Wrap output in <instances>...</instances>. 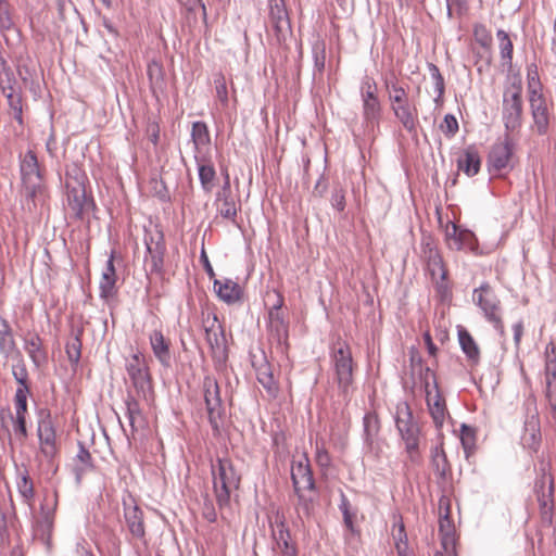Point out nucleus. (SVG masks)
<instances>
[{
  "label": "nucleus",
  "mask_w": 556,
  "mask_h": 556,
  "mask_svg": "<svg viewBox=\"0 0 556 556\" xmlns=\"http://www.w3.org/2000/svg\"><path fill=\"white\" fill-rule=\"evenodd\" d=\"M86 175L77 167L66 170L65 188L67 206L71 215L76 219H83L93 206L91 199L86 195Z\"/></svg>",
  "instance_id": "39448f33"
},
{
  "label": "nucleus",
  "mask_w": 556,
  "mask_h": 556,
  "mask_svg": "<svg viewBox=\"0 0 556 556\" xmlns=\"http://www.w3.org/2000/svg\"><path fill=\"white\" fill-rule=\"evenodd\" d=\"M496 38L498 41V49H500L503 65L510 67L511 63H513V51H514L513 41L510 40L509 35L503 29L497 30Z\"/></svg>",
  "instance_id": "4c0bfd02"
},
{
  "label": "nucleus",
  "mask_w": 556,
  "mask_h": 556,
  "mask_svg": "<svg viewBox=\"0 0 556 556\" xmlns=\"http://www.w3.org/2000/svg\"><path fill=\"white\" fill-rule=\"evenodd\" d=\"M273 535L281 556H298L295 544L291 541L290 531L283 522L277 525Z\"/></svg>",
  "instance_id": "7c9ffc66"
},
{
  "label": "nucleus",
  "mask_w": 556,
  "mask_h": 556,
  "mask_svg": "<svg viewBox=\"0 0 556 556\" xmlns=\"http://www.w3.org/2000/svg\"><path fill=\"white\" fill-rule=\"evenodd\" d=\"M364 428V443L367 453L372 454L375 457L379 456L381 451L378 442V434L380 431V421L376 413L368 412L363 418Z\"/></svg>",
  "instance_id": "a211bd4d"
},
{
  "label": "nucleus",
  "mask_w": 556,
  "mask_h": 556,
  "mask_svg": "<svg viewBox=\"0 0 556 556\" xmlns=\"http://www.w3.org/2000/svg\"><path fill=\"white\" fill-rule=\"evenodd\" d=\"M11 418L13 421V432L15 439L18 442L24 443L28 437L26 416H11Z\"/></svg>",
  "instance_id": "09e8293b"
},
{
  "label": "nucleus",
  "mask_w": 556,
  "mask_h": 556,
  "mask_svg": "<svg viewBox=\"0 0 556 556\" xmlns=\"http://www.w3.org/2000/svg\"><path fill=\"white\" fill-rule=\"evenodd\" d=\"M533 129L539 135H545L549 126V109L543 92H533L528 94Z\"/></svg>",
  "instance_id": "dca6fc26"
},
{
  "label": "nucleus",
  "mask_w": 556,
  "mask_h": 556,
  "mask_svg": "<svg viewBox=\"0 0 556 556\" xmlns=\"http://www.w3.org/2000/svg\"><path fill=\"white\" fill-rule=\"evenodd\" d=\"M460 441L466 452H470L475 447V433L470 427L462 426Z\"/></svg>",
  "instance_id": "bf43d9fd"
},
{
  "label": "nucleus",
  "mask_w": 556,
  "mask_h": 556,
  "mask_svg": "<svg viewBox=\"0 0 556 556\" xmlns=\"http://www.w3.org/2000/svg\"><path fill=\"white\" fill-rule=\"evenodd\" d=\"M388 98L391 103V110H394L397 105L404 106L410 103L408 92L404 87L399 90L394 89L393 92L388 94Z\"/></svg>",
  "instance_id": "603ef678"
},
{
  "label": "nucleus",
  "mask_w": 556,
  "mask_h": 556,
  "mask_svg": "<svg viewBox=\"0 0 556 556\" xmlns=\"http://www.w3.org/2000/svg\"><path fill=\"white\" fill-rule=\"evenodd\" d=\"M24 349L36 367H40L47 362V353L37 333H27L25 336Z\"/></svg>",
  "instance_id": "cd10ccee"
},
{
  "label": "nucleus",
  "mask_w": 556,
  "mask_h": 556,
  "mask_svg": "<svg viewBox=\"0 0 556 556\" xmlns=\"http://www.w3.org/2000/svg\"><path fill=\"white\" fill-rule=\"evenodd\" d=\"M22 182L27 198L33 201L43 198L45 186L40 174L37 156L28 151L21 162Z\"/></svg>",
  "instance_id": "9b49d317"
},
{
  "label": "nucleus",
  "mask_w": 556,
  "mask_h": 556,
  "mask_svg": "<svg viewBox=\"0 0 556 556\" xmlns=\"http://www.w3.org/2000/svg\"><path fill=\"white\" fill-rule=\"evenodd\" d=\"M392 536L399 556H409L408 540L403 521L400 519L393 525Z\"/></svg>",
  "instance_id": "ea45409f"
},
{
  "label": "nucleus",
  "mask_w": 556,
  "mask_h": 556,
  "mask_svg": "<svg viewBox=\"0 0 556 556\" xmlns=\"http://www.w3.org/2000/svg\"><path fill=\"white\" fill-rule=\"evenodd\" d=\"M431 466L437 477H439L440 479H444L446 477V473L450 470V465L447 463V458L442 446H435L432 450Z\"/></svg>",
  "instance_id": "58836bf2"
},
{
  "label": "nucleus",
  "mask_w": 556,
  "mask_h": 556,
  "mask_svg": "<svg viewBox=\"0 0 556 556\" xmlns=\"http://www.w3.org/2000/svg\"><path fill=\"white\" fill-rule=\"evenodd\" d=\"M215 206L219 216L236 224V217L240 205L231 194L230 179L227 172L225 173L224 185L216 194Z\"/></svg>",
  "instance_id": "f3484780"
},
{
  "label": "nucleus",
  "mask_w": 556,
  "mask_h": 556,
  "mask_svg": "<svg viewBox=\"0 0 556 556\" xmlns=\"http://www.w3.org/2000/svg\"><path fill=\"white\" fill-rule=\"evenodd\" d=\"M13 21L7 0H0V29L10 30L13 27Z\"/></svg>",
  "instance_id": "5fc2aeb1"
},
{
  "label": "nucleus",
  "mask_w": 556,
  "mask_h": 556,
  "mask_svg": "<svg viewBox=\"0 0 556 556\" xmlns=\"http://www.w3.org/2000/svg\"><path fill=\"white\" fill-rule=\"evenodd\" d=\"M116 273L114 267V255L113 253L110 255L106 261V266L101 275L99 290L100 298L104 300H109L114 296L116 292Z\"/></svg>",
  "instance_id": "a878e982"
},
{
  "label": "nucleus",
  "mask_w": 556,
  "mask_h": 556,
  "mask_svg": "<svg viewBox=\"0 0 556 556\" xmlns=\"http://www.w3.org/2000/svg\"><path fill=\"white\" fill-rule=\"evenodd\" d=\"M9 84H15L14 73L0 52V88H5L7 90Z\"/></svg>",
  "instance_id": "de8ad7c7"
},
{
  "label": "nucleus",
  "mask_w": 556,
  "mask_h": 556,
  "mask_svg": "<svg viewBox=\"0 0 556 556\" xmlns=\"http://www.w3.org/2000/svg\"><path fill=\"white\" fill-rule=\"evenodd\" d=\"M252 365L255 368L256 378L263 386L269 396L276 397L279 391L278 383L274 378L271 365L267 362L264 354L257 359L256 355H253Z\"/></svg>",
  "instance_id": "6ab92c4d"
},
{
  "label": "nucleus",
  "mask_w": 556,
  "mask_h": 556,
  "mask_svg": "<svg viewBox=\"0 0 556 556\" xmlns=\"http://www.w3.org/2000/svg\"><path fill=\"white\" fill-rule=\"evenodd\" d=\"M214 290L218 298L227 304L237 303L241 300L242 296V290L240 286L231 279L215 280Z\"/></svg>",
  "instance_id": "bb28decb"
},
{
  "label": "nucleus",
  "mask_w": 556,
  "mask_h": 556,
  "mask_svg": "<svg viewBox=\"0 0 556 556\" xmlns=\"http://www.w3.org/2000/svg\"><path fill=\"white\" fill-rule=\"evenodd\" d=\"M125 519L132 536L142 539L146 533L142 510L137 505L126 507Z\"/></svg>",
  "instance_id": "2f4dec72"
},
{
  "label": "nucleus",
  "mask_w": 556,
  "mask_h": 556,
  "mask_svg": "<svg viewBox=\"0 0 556 556\" xmlns=\"http://www.w3.org/2000/svg\"><path fill=\"white\" fill-rule=\"evenodd\" d=\"M481 165V159L473 149H467L457 160V167L467 176L471 177L478 174Z\"/></svg>",
  "instance_id": "473e14b6"
},
{
  "label": "nucleus",
  "mask_w": 556,
  "mask_h": 556,
  "mask_svg": "<svg viewBox=\"0 0 556 556\" xmlns=\"http://www.w3.org/2000/svg\"><path fill=\"white\" fill-rule=\"evenodd\" d=\"M331 205L338 211H343L345 207V193L342 188H336L331 194Z\"/></svg>",
  "instance_id": "e2e57ef3"
},
{
  "label": "nucleus",
  "mask_w": 556,
  "mask_h": 556,
  "mask_svg": "<svg viewBox=\"0 0 556 556\" xmlns=\"http://www.w3.org/2000/svg\"><path fill=\"white\" fill-rule=\"evenodd\" d=\"M17 490L21 496L26 501L29 502L34 498L35 492H34V484L31 479L29 478L27 471L20 475L18 481H17Z\"/></svg>",
  "instance_id": "a18cd8bd"
},
{
  "label": "nucleus",
  "mask_w": 556,
  "mask_h": 556,
  "mask_svg": "<svg viewBox=\"0 0 556 556\" xmlns=\"http://www.w3.org/2000/svg\"><path fill=\"white\" fill-rule=\"evenodd\" d=\"M144 243L147 248V255L144 257L147 273L161 274L165 251L162 233H156V238L152 233H146Z\"/></svg>",
  "instance_id": "2eb2a0df"
},
{
  "label": "nucleus",
  "mask_w": 556,
  "mask_h": 556,
  "mask_svg": "<svg viewBox=\"0 0 556 556\" xmlns=\"http://www.w3.org/2000/svg\"><path fill=\"white\" fill-rule=\"evenodd\" d=\"M0 354L7 359H20L21 352L16 346L12 328L8 320L0 319Z\"/></svg>",
  "instance_id": "b1692460"
},
{
  "label": "nucleus",
  "mask_w": 556,
  "mask_h": 556,
  "mask_svg": "<svg viewBox=\"0 0 556 556\" xmlns=\"http://www.w3.org/2000/svg\"><path fill=\"white\" fill-rule=\"evenodd\" d=\"M394 116L409 134H415L418 126V109L414 103L396 106L392 110Z\"/></svg>",
  "instance_id": "c85d7f7f"
},
{
  "label": "nucleus",
  "mask_w": 556,
  "mask_h": 556,
  "mask_svg": "<svg viewBox=\"0 0 556 556\" xmlns=\"http://www.w3.org/2000/svg\"><path fill=\"white\" fill-rule=\"evenodd\" d=\"M473 302L482 311L485 319L493 325L501 337H505V327L502 318V305L495 291L489 283H482L472 293Z\"/></svg>",
  "instance_id": "0eeeda50"
},
{
  "label": "nucleus",
  "mask_w": 556,
  "mask_h": 556,
  "mask_svg": "<svg viewBox=\"0 0 556 556\" xmlns=\"http://www.w3.org/2000/svg\"><path fill=\"white\" fill-rule=\"evenodd\" d=\"M381 114V104L379 99L363 102V117L367 124L378 123Z\"/></svg>",
  "instance_id": "37998d69"
},
{
  "label": "nucleus",
  "mask_w": 556,
  "mask_h": 556,
  "mask_svg": "<svg viewBox=\"0 0 556 556\" xmlns=\"http://www.w3.org/2000/svg\"><path fill=\"white\" fill-rule=\"evenodd\" d=\"M206 341L211 349L219 350L224 344V336L220 325L217 324L216 319L210 327L205 328Z\"/></svg>",
  "instance_id": "a19ab883"
},
{
  "label": "nucleus",
  "mask_w": 556,
  "mask_h": 556,
  "mask_svg": "<svg viewBox=\"0 0 556 556\" xmlns=\"http://www.w3.org/2000/svg\"><path fill=\"white\" fill-rule=\"evenodd\" d=\"M213 491L223 517L231 509V498L241 483V475L228 458H217L211 465Z\"/></svg>",
  "instance_id": "f257e3e1"
},
{
  "label": "nucleus",
  "mask_w": 556,
  "mask_h": 556,
  "mask_svg": "<svg viewBox=\"0 0 556 556\" xmlns=\"http://www.w3.org/2000/svg\"><path fill=\"white\" fill-rule=\"evenodd\" d=\"M148 76L152 84H157L162 80V67L159 63L152 62L148 65Z\"/></svg>",
  "instance_id": "0e129e2a"
},
{
  "label": "nucleus",
  "mask_w": 556,
  "mask_h": 556,
  "mask_svg": "<svg viewBox=\"0 0 556 556\" xmlns=\"http://www.w3.org/2000/svg\"><path fill=\"white\" fill-rule=\"evenodd\" d=\"M291 479L298 495V509L308 517L314 510L318 495L315 491V481L306 455L292 460Z\"/></svg>",
  "instance_id": "f03ea898"
},
{
  "label": "nucleus",
  "mask_w": 556,
  "mask_h": 556,
  "mask_svg": "<svg viewBox=\"0 0 556 556\" xmlns=\"http://www.w3.org/2000/svg\"><path fill=\"white\" fill-rule=\"evenodd\" d=\"M439 532L441 536V547L450 548L455 546V528L452 519L446 511L444 515H440L439 518Z\"/></svg>",
  "instance_id": "c9c22d12"
},
{
  "label": "nucleus",
  "mask_w": 556,
  "mask_h": 556,
  "mask_svg": "<svg viewBox=\"0 0 556 556\" xmlns=\"http://www.w3.org/2000/svg\"><path fill=\"white\" fill-rule=\"evenodd\" d=\"M426 403L430 416L437 428H441L448 415L445 399L443 397L437 376L429 367L425 369L421 376Z\"/></svg>",
  "instance_id": "6e6552de"
},
{
  "label": "nucleus",
  "mask_w": 556,
  "mask_h": 556,
  "mask_svg": "<svg viewBox=\"0 0 556 556\" xmlns=\"http://www.w3.org/2000/svg\"><path fill=\"white\" fill-rule=\"evenodd\" d=\"M149 341L155 358L163 366L168 367L172 361L170 341L165 338L161 330H153L149 334Z\"/></svg>",
  "instance_id": "393cba45"
},
{
  "label": "nucleus",
  "mask_w": 556,
  "mask_h": 556,
  "mask_svg": "<svg viewBox=\"0 0 556 556\" xmlns=\"http://www.w3.org/2000/svg\"><path fill=\"white\" fill-rule=\"evenodd\" d=\"M214 85L218 100L226 106L228 104L227 84L226 78L222 73H217L215 75Z\"/></svg>",
  "instance_id": "3c124183"
},
{
  "label": "nucleus",
  "mask_w": 556,
  "mask_h": 556,
  "mask_svg": "<svg viewBox=\"0 0 556 556\" xmlns=\"http://www.w3.org/2000/svg\"><path fill=\"white\" fill-rule=\"evenodd\" d=\"M191 139L194 147V154H211V138L207 126L204 122H194L192 124Z\"/></svg>",
  "instance_id": "c756f323"
},
{
  "label": "nucleus",
  "mask_w": 556,
  "mask_h": 556,
  "mask_svg": "<svg viewBox=\"0 0 556 556\" xmlns=\"http://www.w3.org/2000/svg\"><path fill=\"white\" fill-rule=\"evenodd\" d=\"M463 229L456 224L448 222L444 228V237L447 247L453 250V242L457 241V237L462 233Z\"/></svg>",
  "instance_id": "4d7b16f0"
},
{
  "label": "nucleus",
  "mask_w": 556,
  "mask_h": 556,
  "mask_svg": "<svg viewBox=\"0 0 556 556\" xmlns=\"http://www.w3.org/2000/svg\"><path fill=\"white\" fill-rule=\"evenodd\" d=\"M203 392L208 421L214 430H218L225 409L216 379L206 376L203 379Z\"/></svg>",
  "instance_id": "f8f14e48"
},
{
  "label": "nucleus",
  "mask_w": 556,
  "mask_h": 556,
  "mask_svg": "<svg viewBox=\"0 0 556 556\" xmlns=\"http://www.w3.org/2000/svg\"><path fill=\"white\" fill-rule=\"evenodd\" d=\"M194 161L198 166V175L201 187L204 192L210 193L214 188L216 170L214 168L211 154H194Z\"/></svg>",
  "instance_id": "5701e85b"
},
{
  "label": "nucleus",
  "mask_w": 556,
  "mask_h": 556,
  "mask_svg": "<svg viewBox=\"0 0 556 556\" xmlns=\"http://www.w3.org/2000/svg\"><path fill=\"white\" fill-rule=\"evenodd\" d=\"M428 68L431 74V78L434 83V88H435V91L438 92V97L440 98L444 93V88H445L444 78L441 75L439 67L435 64L429 63Z\"/></svg>",
  "instance_id": "6e6d98bb"
},
{
  "label": "nucleus",
  "mask_w": 556,
  "mask_h": 556,
  "mask_svg": "<svg viewBox=\"0 0 556 556\" xmlns=\"http://www.w3.org/2000/svg\"><path fill=\"white\" fill-rule=\"evenodd\" d=\"M126 370L138 395L150 401L153 395V387L144 356L141 353L131 355L127 359Z\"/></svg>",
  "instance_id": "9d476101"
},
{
  "label": "nucleus",
  "mask_w": 556,
  "mask_h": 556,
  "mask_svg": "<svg viewBox=\"0 0 556 556\" xmlns=\"http://www.w3.org/2000/svg\"><path fill=\"white\" fill-rule=\"evenodd\" d=\"M276 296L277 302L269 311V330L280 342L282 340H287L289 334V325L286 321L283 314L280 312V308L283 305V298L280 293H277Z\"/></svg>",
  "instance_id": "412c9836"
},
{
  "label": "nucleus",
  "mask_w": 556,
  "mask_h": 556,
  "mask_svg": "<svg viewBox=\"0 0 556 556\" xmlns=\"http://www.w3.org/2000/svg\"><path fill=\"white\" fill-rule=\"evenodd\" d=\"M541 426L538 415H530L525 420L521 444L525 448L536 452L541 444Z\"/></svg>",
  "instance_id": "4be33fe9"
},
{
  "label": "nucleus",
  "mask_w": 556,
  "mask_h": 556,
  "mask_svg": "<svg viewBox=\"0 0 556 556\" xmlns=\"http://www.w3.org/2000/svg\"><path fill=\"white\" fill-rule=\"evenodd\" d=\"M316 462L320 467H328L330 465V455L324 447L317 446L316 450Z\"/></svg>",
  "instance_id": "69168bd1"
},
{
  "label": "nucleus",
  "mask_w": 556,
  "mask_h": 556,
  "mask_svg": "<svg viewBox=\"0 0 556 556\" xmlns=\"http://www.w3.org/2000/svg\"><path fill=\"white\" fill-rule=\"evenodd\" d=\"M441 128L447 136H454L458 130V123L454 115L446 114Z\"/></svg>",
  "instance_id": "052dcab7"
},
{
  "label": "nucleus",
  "mask_w": 556,
  "mask_h": 556,
  "mask_svg": "<svg viewBox=\"0 0 556 556\" xmlns=\"http://www.w3.org/2000/svg\"><path fill=\"white\" fill-rule=\"evenodd\" d=\"M395 426L404 442L405 452L410 463L418 464L420 460V428L414 420L413 412L407 402L401 401L395 407Z\"/></svg>",
  "instance_id": "7ed1b4c3"
},
{
  "label": "nucleus",
  "mask_w": 556,
  "mask_h": 556,
  "mask_svg": "<svg viewBox=\"0 0 556 556\" xmlns=\"http://www.w3.org/2000/svg\"><path fill=\"white\" fill-rule=\"evenodd\" d=\"M126 417L132 430L142 429L146 426V419L141 412L138 401L134 396H128L125 401Z\"/></svg>",
  "instance_id": "f704fd0d"
},
{
  "label": "nucleus",
  "mask_w": 556,
  "mask_h": 556,
  "mask_svg": "<svg viewBox=\"0 0 556 556\" xmlns=\"http://www.w3.org/2000/svg\"><path fill=\"white\" fill-rule=\"evenodd\" d=\"M76 459L80 463L79 470L85 471L92 467L91 464V455L88 450H86L81 444H79V450L76 455Z\"/></svg>",
  "instance_id": "680f3d73"
},
{
  "label": "nucleus",
  "mask_w": 556,
  "mask_h": 556,
  "mask_svg": "<svg viewBox=\"0 0 556 556\" xmlns=\"http://www.w3.org/2000/svg\"><path fill=\"white\" fill-rule=\"evenodd\" d=\"M511 132H505L503 139L493 144L488 156V168L490 173H500L513 167L511 161L515 144L510 137Z\"/></svg>",
  "instance_id": "ddd939ff"
},
{
  "label": "nucleus",
  "mask_w": 556,
  "mask_h": 556,
  "mask_svg": "<svg viewBox=\"0 0 556 556\" xmlns=\"http://www.w3.org/2000/svg\"><path fill=\"white\" fill-rule=\"evenodd\" d=\"M269 17L278 38L290 31V21L283 0H269Z\"/></svg>",
  "instance_id": "aec40b11"
},
{
  "label": "nucleus",
  "mask_w": 556,
  "mask_h": 556,
  "mask_svg": "<svg viewBox=\"0 0 556 556\" xmlns=\"http://www.w3.org/2000/svg\"><path fill=\"white\" fill-rule=\"evenodd\" d=\"M331 363L340 391L346 395L353 382L354 362L351 348L343 341H338L331 350Z\"/></svg>",
  "instance_id": "1a4fd4ad"
},
{
  "label": "nucleus",
  "mask_w": 556,
  "mask_h": 556,
  "mask_svg": "<svg viewBox=\"0 0 556 556\" xmlns=\"http://www.w3.org/2000/svg\"><path fill=\"white\" fill-rule=\"evenodd\" d=\"M37 435L40 452L46 458L52 459L58 453V447L55 429L49 410L41 409L38 414Z\"/></svg>",
  "instance_id": "4468645a"
},
{
  "label": "nucleus",
  "mask_w": 556,
  "mask_h": 556,
  "mask_svg": "<svg viewBox=\"0 0 556 556\" xmlns=\"http://www.w3.org/2000/svg\"><path fill=\"white\" fill-rule=\"evenodd\" d=\"M473 35L478 43L484 48H489L492 42V36L483 25H476Z\"/></svg>",
  "instance_id": "13d9d810"
},
{
  "label": "nucleus",
  "mask_w": 556,
  "mask_h": 556,
  "mask_svg": "<svg viewBox=\"0 0 556 556\" xmlns=\"http://www.w3.org/2000/svg\"><path fill=\"white\" fill-rule=\"evenodd\" d=\"M475 233L468 229H463L462 233L457 237V241L453 242V250L459 251L464 248L472 249L475 247Z\"/></svg>",
  "instance_id": "8fccbe9b"
},
{
  "label": "nucleus",
  "mask_w": 556,
  "mask_h": 556,
  "mask_svg": "<svg viewBox=\"0 0 556 556\" xmlns=\"http://www.w3.org/2000/svg\"><path fill=\"white\" fill-rule=\"evenodd\" d=\"M420 260L425 266L426 273L434 283L437 292L444 299L448 293L446 281L447 269L434 240L429 236L422 237L421 239Z\"/></svg>",
  "instance_id": "20e7f679"
},
{
  "label": "nucleus",
  "mask_w": 556,
  "mask_h": 556,
  "mask_svg": "<svg viewBox=\"0 0 556 556\" xmlns=\"http://www.w3.org/2000/svg\"><path fill=\"white\" fill-rule=\"evenodd\" d=\"M533 92H543V86L540 80L538 67L532 63L527 66V94Z\"/></svg>",
  "instance_id": "c03bdc74"
},
{
  "label": "nucleus",
  "mask_w": 556,
  "mask_h": 556,
  "mask_svg": "<svg viewBox=\"0 0 556 556\" xmlns=\"http://www.w3.org/2000/svg\"><path fill=\"white\" fill-rule=\"evenodd\" d=\"M80 332L74 334L66 343V354L72 364H78L81 355V341L79 338Z\"/></svg>",
  "instance_id": "49530a36"
},
{
  "label": "nucleus",
  "mask_w": 556,
  "mask_h": 556,
  "mask_svg": "<svg viewBox=\"0 0 556 556\" xmlns=\"http://www.w3.org/2000/svg\"><path fill=\"white\" fill-rule=\"evenodd\" d=\"M458 341L468 359L472 364H477L480 359V351L471 334L466 329L460 328L458 330Z\"/></svg>",
  "instance_id": "e433bc0d"
},
{
  "label": "nucleus",
  "mask_w": 556,
  "mask_h": 556,
  "mask_svg": "<svg viewBox=\"0 0 556 556\" xmlns=\"http://www.w3.org/2000/svg\"><path fill=\"white\" fill-rule=\"evenodd\" d=\"M13 375L21 387H27V370L24 366H17L13 368Z\"/></svg>",
  "instance_id": "338daca9"
},
{
  "label": "nucleus",
  "mask_w": 556,
  "mask_h": 556,
  "mask_svg": "<svg viewBox=\"0 0 556 556\" xmlns=\"http://www.w3.org/2000/svg\"><path fill=\"white\" fill-rule=\"evenodd\" d=\"M523 115L522 83L514 77L504 88L502 118L506 132H514L521 127Z\"/></svg>",
  "instance_id": "423d86ee"
},
{
  "label": "nucleus",
  "mask_w": 556,
  "mask_h": 556,
  "mask_svg": "<svg viewBox=\"0 0 556 556\" xmlns=\"http://www.w3.org/2000/svg\"><path fill=\"white\" fill-rule=\"evenodd\" d=\"M546 397L551 408L556 410V357L547 358L545 365Z\"/></svg>",
  "instance_id": "72a5a7b5"
},
{
  "label": "nucleus",
  "mask_w": 556,
  "mask_h": 556,
  "mask_svg": "<svg viewBox=\"0 0 556 556\" xmlns=\"http://www.w3.org/2000/svg\"><path fill=\"white\" fill-rule=\"evenodd\" d=\"M313 56H314L315 68L319 73H321L325 68V61H326L325 43L323 41H317L313 46Z\"/></svg>",
  "instance_id": "864d4df0"
},
{
  "label": "nucleus",
  "mask_w": 556,
  "mask_h": 556,
  "mask_svg": "<svg viewBox=\"0 0 556 556\" xmlns=\"http://www.w3.org/2000/svg\"><path fill=\"white\" fill-rule=\"evenodd\" d=\"M384 87L388 94L393 92L394 89L399 90L403 88V86L399 84V80L394 74H391L384 78Z\"/></svg>",
  "instance_id": "774afa93"
},
{
  "label": "nucleus",
  "mask_w": 556,
  "mask_h": 556,
  "mask_svg": "<svg viewBox=\"0 0 556 556\" xmlns=\"http://www.w3.org/2000/svg\"><path fill=\"white\" fill-rule=\"evenodd\" d=\"M2 90V93L5 96V98L8 99V102H9V105L11 106V109L14 111V114H15V118L18 121V122H22V103H21V97L20 94L16 92L15 88H14V84H9V87L8 89L5 90V88H0Z\"/></svg>",
  "instance_id": "79ce46f5"
}]
</instances>
